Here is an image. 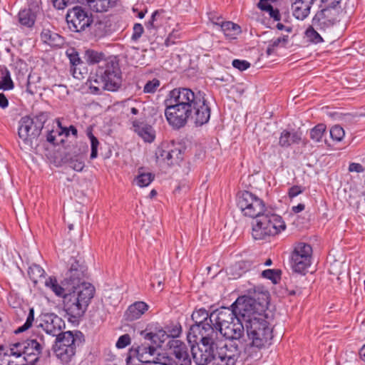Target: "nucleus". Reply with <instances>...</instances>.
Here are the masks:
<instances>
[{"mask_svg":"<svg viewBox=\"0 0 365 365\" xmlns=\"http://www.w3.org/2000/svg\"><path fill=\"white\" fill-rule=\"evenodd\" d=\"M164 105L166 120L175 129L183 128L189 120L196 126H201L210 118V108L205 93L200 91L175 88L167 94Z\"/></svg>","mask_w":365,"mask_h":365,"instance_id":"1","label":"nucleus"},{"mask_svg":"<svg viewBox=\"0 0 365 365\" xmlns=\"http://www.w3.org/2000/svg\"><path fill=\"white\" fill-rule=\"evenodd\" d=\"M267 302L264 299L262 302H257L255 307H252L253 313L249 314L245 320V329L250 341L249 346L245 348L248 352L252 348L261 349L267 345L270 344L273 337L272 328L266 320L264 312L267 309Z\"/></svg>","mask_w":365,"mask_h":365,"instance_id":"2","label":"nucleus"},{"mask_svg":"<svg viewBox=\"0 0 365 365\" xmlns=\"http://www.w3.org/2000/svg\"><path fill=\"white\" fill-rule=\"evenodd\" d=\"M256 299L251 297L242 296L237 299L230 308L222 307L210 313V324L213 329V334L218 336V331L224 330L225 334L230 335L231 331L227 326L232 322H245L249 314L253 313Z\"/></svg>","mask_w":365,"mask_h":365,"instance_id":"3","label":"nucleus"},{"mask_svg":"<svg viewBox=\"0 0 365 365\" xmlns=\"http://www.w3.org/2000/svg\"><path fill=\"white\" fill-rule=\"evenodd\" d=\"M140 336L144 339L145 342L140 346H133L129 349L126 358L127 363L132 357H137L140 362L143 363L145 354L155 355L157 348L161 347L168 339L166 331L158 324L148 325L145 330L140 331Z\"/></svg>","mask_w":365,"mask_h":365,"instance_id":"4","label":"nucleus"},{"mask_svg":"<svg viewBox=\"0 0 365 365\" xmlns=\"http://www.w3.org/2000/svg\"><path fill=\"white\" fill-rule=\"evenodd\" d=\"M95 291L91 283H83L63 296V309L70 318L78 319L85 314Z\"/></svg>","mask_w":365,"mask_h":365,"instance_id":"5","label":"nucleus"},{"mask_svg":"<svg viewBox=\"0 0 365 365\" xmlns=\"http://www.w3.org/2000/svg\"><path fill=\"white\" fill-rule=\"evenodd\" d=\"M219 336L213 333L200 334L198 341L188 343L193 361L197 365H207L211 361L217 364Z\"/></svg>","mask_w":365,"mask_h":365,"instance_id":"6","label":"nucleus"},{"mask_svg":"<svg viewBox=\"0 0 365 365\" xmlns=\"http://www.w3.org/2000/svg\"><path fill=\"white\" fill-rule=\"evenodd\" d=\"M285 228L286 225L282 217L266 212L255 218L252 222V235L255 240H264L277 235Z\"/></svg>","mask_w":365,"mask_h":365,"instance_id":"7","label":"nucleus"},{"mask_svg":"<svg viewBox=\"0 0 365 365\" xmlns=\"http://www.w3.org/2000/svg\"><path fill=\"white\" fill-rule=\"evenodd\" d=\"M84 340V336L80 331H62L56 336L53 351L62 363L68 364L74 356L76 346L81 345Z\"/></svg>","mask_w":365,"mask_h":365,"instance_id":"8","label":"nucleus"},{"mask_svg":"<svg viewBox=\"0 0 365 365\" xmlns=\"http://www.w3.org/2000/svg\"><path fill=\"white\" fill-rule=\"evenodd\" d=\"M98 86H92L94 93H102L103 91H117L122 85V73L117 61H110L97 69Z\"/></svg>","mask_w":365,"mask_h":365,"instance_id":"9","label":"nucleus"},{"mask_svg":"<svg viewBox=\"0 0 365 365\" xmlns=\"http://www.w3.org/2000/svg\"><path fill=\"white\" fill-rule=\"evenodd\" d=\"M48 118V113L46 112H40L34 117L26 115L21 118L18 134L26 149L33 148L34 140L40 135Z\"/></svg>","mask_w":365,"mask_h":365,"instance_id":"10","label":"nucleus"},{"mask_svg":"<svg viewBox=\"0 0 365 365\" xmlns=\"http://www.w3.org/2000/svg\"><path fill=\"white\" fill-rule=\"evenodd\" d=\"M42 341L43 337L41 336L38 339L29 338L11 344L9 353H6V356L13 355L16 358L24 356V359L27 363H34L36 364L42 353Z\"/></svg>","mask_w":365,"mask_h":365,"instance_id":"11","label":"nucleus"},{"mask_svg":"<svg viewBox=\"0 0 365 365\" xmlns=\"http://www.w3.org/2000/svg\"><path fill=\"white\" fill-rule=\"evenodd\" d=\"M237 204L245 216L257 218L267 212L264 202L247 190L238 192Z\"/></svg>","mask_w":365,"mask_h":365,"instance_id":"12","label":"nucleus"},{"mask_svg":"<svg viewBox=\"0 0 365 365\" xmlns=\"http://www.w3.org/2000/svg\"><path fill=\"white\" fill-rule=\"evenodd\" d=\"M195 322L187 332V340L188 343L198 341L200 334L213 333V329L210 324V314L205 309L201 308L193 312L191 316Z\"/></svg>","mask_w":365,"mask_h":365,"instance_id":"13","label":"nucleus"},{"mask_svg":"<svg viewBox=\"0 0 365 365\" xmlns=\"http://www.w3.org/2000/svg\"><path fill=\"white\" fill-rule=\"evenodd\" d=\"M66 21L70 31L81 32L91 26L93 19L85 8L76 6L68 10Z\"/></svg>","mask_w":365,"mask_h":365,"instance_id":"14","label":"nucleus"},{"mask_svg":"<svg viewBox=\"0 0 365 365\" xmlns=\"http://www.w3.org/2000/svg\"><path fill=\"white\" fill-rule=\"evenodd\" d=\"M217 353V365H235L240 351L237 345H227L225 340L219 337Z\"/></svg>","mask_w":365,"mask_h":365,"instance_id":"15","label":"nucleus"},{"mask_svg":"<svg viewBox=\"0 0 365 365\" xmlns=\"http://www.w3.org/2000/svg\"><path fill=\"white\" fill-rule=\"evenodd\" d=\"M87 267L83 264H81L79 261L73 259V262L71 264L70 268L66 272L64 279L61 284L64 286L69 285L71 289L79 287L82 284L85 283L82 282L86 277Z\"/></svg>","mask_w":365,"mask_h":365,"instance_id":"16","label":"nucleus"},{"mask_svg":"<svg viewBox=\"0 0 365 365\" xmlns=\"http://www.w3.org/2000/svg\"><path fill=\"white\" fill-rule=\"evenodd\" d=\"M338 11L324 7L317 11L312 19V24L319 31H325L333 26L337 21Z\"/></svg>","mask_w":365,"mask_h":365,"instance_id":"17","label":"nucleus"},{"mask_svg":"<svg viewBox=\"0 0 365 365\" xmlns=\"http://www.w3.org/2000/svg\"><path fill=\"white\" fill-rule=\"evenodd\" d=\"M37 327L42 328L46 334L56 336L65 328V322L58 315L47 313L42 315L41 322Z\"/></svg>","mask_w":365,"mask_h":365,"instance_id":"18","label":"nucleus"},{"mask_svg":"<svg viewBox=\"0 0 365 365\" xmlns=\"http://www.w3.org/2000/svg\"><path fill=\"white\" fill-rule=\"evenodd\" d=\"M167 346L177 359V365H191L192 359L189 354V348L185 342L173 339L168 341Z\"/></svg>","mask_w":365,"mask_h":365,"instance_id":"19","label":"nucleus"},{"mask_svg":"<svg viewBox=\"0 0 365 365\" xmlns=\"http://www.w3.org/2000/svg\"><path fill=\"white\" fill-rule=\"evenodd\" d=\"M40 7L38 1H35L29 4L28 9H22L19 13V21L24 26L31 28L34 25Z\"/></svg>","mask_w":365,"mask_h":365,"instance_id":"20","label":"nucleus"},{"mask_svg":"<svg viewBox=\"0 0 365 365\" xmlns=\"http://www.w3.org/2000/svg\"><path fill=\"white\" fill-rule=\"evenodd\" d=\"M132 125L134 131L138 133L145 142L152 143L154 141L155 138V131L151 125L136 119L132 120Z\"/></svg>","mask_w":365,"mask_h":365,"instance_id":"21","label":"nucleus"},{"mask_svg":"<svg viewBox=\"0 0 365 365\" xmlns=\"http://www.w3.org/2000/svg\"><path fill=\"white\" fill-rule=\"evenodd\" d=\"M312 255H291V266L294 272L305 274L311 264Z\"/></svg>","mask_w":365,"mask_h":365,"instance_id":"22","label":"nucleus"},{"mask_svg":"<svg viewBox=\"0 0 365 365\" xmlns=\"http://www.w3.org/2000/svg\"><path fill=\"white\" fill-rule=\"evenodd\" d=\"M227 327V329L231 331V333L230 335H227L224 330L218 331V336L220 335V338L225 337V339L239 341L243 338L245 327V322H242V320H240V322H232V323H230Z\"/></svg>","mask_w":365,"mask_h":365,"instance_id":"23","label":"nucleus"},{"mask_svg":"<svg viewBox=\"0 0 365 365\" xmlns=\"http://www.w3.org/2000/svg\"><path fill=\"white\" fill-rule=\"evenodd\" d=\"M302 132L292 130H284L279 136V145L282 148H288L293 144H299L302 141Z\"/></svg>","mask_w":365,"mask_h":365,"instance_id":"24","label":"nucleus"},{"mask_svg":"<svg viewBox=\"0 0 365 365\" xmlns=\"http://www.w3.org/2000/svg\"><path fill=\"white\" fill-rule=\"evenodd\" d=\"M148 305L144 302H135L128 307L125 312V320L132 322L141 317L148 309Z\"/></svg>","mask_w":365,"mask_h":365,"instance_id":"25","label":"nucleus"},{"mask_svg":"<svg viewBox=\"0 0 365 365\" xmlns=\"http://www.w3.org/2000/svg\"><path fill=\"white\" fill-rule=\"evenodd\" d=\"M312 5L303 0H294L292 4L293 16L299 20H304L309 14Z\"/></svg>","mask_w":365,"mask_h":365,"instance_id":"26","label":"nucleus"},{"mask_svg":"<svg viewBox=\"0 0 365 365\" xmlns=\"http://www.w3.org/2000/svg\"><path fill=\"white\" fill-rule=\"evenodd\" d=\"M118 0H87V4L96 12H105L115 6Z\"/></svg>","mask_w":365,"mask_h":365,"instance_id":"27","label":"nucleus"},{"mask_svg":"<svg viewBox=\"0 0 365 365\" xmlns=\"http://www.w3.org/2000/svg\"><path fill=\"white\" fill-rule=\"evenodd\" d=\"M45 285L46 287L51 289L56 296L62 297L63 298V296L67 294L65 293L66 290L68 292L71 291V287L69 285L64 286L63 284L62 285H60L56 277H48L45 282Z\"/></svg>","mask_w":365,"mask_h":365,"instance_id":"28","label":"nucleus"},{"mask_svg":"<svg viewBox=\"0 0 365 365\" xmlns=\"http://www.w3.org/2000/svg\"><path fill=\"white\" fill-rule=\"evenodd\" d=\"M64 160L71 168L77 172H81L85 167V156L82 154L66 155Z\"/></svg>","mask_w":365,"mask_h":365,"instance_id":"29","label":"nucleus"},{"mask_svg":"<svg viewBox=\"0 0 365 365\" xmlns=\"http://www.w3.org/2000/svg\"><path fill=\"white\" fill-rule=\"evenodd\" d=\"M221 29L224 34L230 38H235L242 32L241 27L232 21L222 22Z\"/></svg>","mask_w":365,"mask_h":365,"instance_id":"30","label":"nucleus"},{"mask_svg":"<svg viewBox=\"0 0 365 365\" xmlns=\"http://www.w3.org/2000/svg\"><path fill=\"white\" fill-rule=\"evenodd\" d=\"M168 165L178 164L183 159V153L181 146L170 149L169 152H164Z\"/></svg>","mask_w":365,"mask_h":365,"instance_id":"31","label":"nucleus"},{"mask_svg":"<svg viewBox=\"0 0 365 365\" xmlns=\"http://www.w3.org/2000/svg\"><path fill=\"white\" fill-rule=\"evenodd\" d=\"M41 77L29 74L27 78L26 91L31 95L37 93L41 90Z\"/></svg>","mask_w":365,"mask_h":365,"instance_id":"32","label":"nucleus"},{"mask_svg":"<svg viewBox=\"0 0 365 365\" xmlns=\"http://www.w3.org/2000/svg\"><path fill=\"white\" fill-rule=\"evenodd\" d=\"M143 168H140L138 171V175L135 177L134 181L137 185L143 187L150 185V183L154 180V175L151 173H143L141 172Z\"/></svg>","mask_w":365,"mask_h":365,"instance_id":"33","label":"nucleus"},{"mask_svg":"<svg viewBox=\"0 0 365 365\" xmlns=\"http://www.w3.org/2000/svg\"><path fill=\"white\" fill-rule=\"evenodd\" d=\"M45 274L44 269L38 264H33L29 267L28 274L34 284H36L41 278H44Z\"/></svg>","mask_w":365,"mask_h":365,"instance_id":"34","label":"nucleus"},{"mask_svg":"<svg viewBox=\"0 0 365 365\" xmlns=\"http://www.w3.org/2000/svg\"><path fill=\"white\" fill-rule=\"evenodd\" d=\"M326 129L327 127L324 124H317L310 130V138L315 143L322 142L326 132Z\"/></svg>","mask_w":365,"mask_h":365,"instance_id":"35","label":"nucleus"},{"mask_svg":"<svg viewBox=\"0 0 365 365\" xmlns=\"http://www.w3.org/2000/svg\"><path fill=\"white\" fill-rule=\"evenodd\" d=\"M287 42L288 36L286 35L271 40L266 51L267 54L268 56L272 55L274 53L275 48L279 46L284 47L286 46Z\"/></svg>","mask_w":365,"mask_h":365,"instance_id":"36","label":"nucleus"},{"mask_svg":"<svg viewBox=\"0 0 365 365\" xmlns=\"http://www.w3.org/2000/svg\"><path fill=\"white\" fill-rule=\"evenodd\" d=\"M14 88V83L11 78L10 72L5 68L2 71V76L0 80V90L10 91Z\"/></svg>","mask_w":365,"mask_h":365,"instance_id":"37","label":"nucleus"},{"mask_svg":"<svg viewBox=\"0 0 365 365\" xmlns=\"http://www.w3.org/2000/svg\"><path fill=\"white\" fill-rule=\"evenodd\" d=\"M66 54L69 58L70 63L71 65V71L74 78H79L77 76V68L76 66L81 64L83 62L81 60L78 52L72 50L70 53L68 51L66 52Z\"/></svg>","mask_w":365,"mask_h":365,"instance_id":"38","label":"nucleus"},{"mask_svg":"<svg viewBox=\"0 0 365 365\" xmlns=\"http://www.w3.org/2000/svg\"><path fill=\"white\" fill-rule=\"evenodd\" d=\"M85 58L88 64H96L105 58V54L103 52L88 49L85 53Z\"/></svg>","mask_w":365,"mask_h":365,"instance_id":"39","label":"nucleus"},{"mask_svg":"<svg viewBox=\"0 0 365 365\" xmlns=\"http://www.w3.org/2000/svg\"><path fill=\"white\" fill-rule=\"evenodd\" d=\"M163 14H165V11L163 9L154 11L151 16V19L145 24L146 28L148 30L157 29L162 26V21L158 22V16H162Z\"/></svg>","mask_w":365,"mask_h":365,"instance_id":"40","label":"nucleus"},{"mask_svg":"<svg viewBox=\"0 0 365 365\" xmlns=\"http://www.w3.org/2000/svg\"><path fill=\"white\" fill-rule=\"evenodd\" d=\"M87 135L91 140V152L90 158L91 159L96 158L98 156V146L99 142L98 138L93 134L91 127L88 128Z\"/></svg>","mask_w":365,"mask_h":365,"instance_id":"41","label":"nucleus"},{"mask_svg":"<svg viewBox=\"0 0 365 365\" xmlns=\"http://www.w3.org/2000/svg\"><path fill=\"white\" fill-rule=\"evenodd\" d=\"M319 29H317L312 24V26L306 30L305 34L309 41L314 43H319L323 41L322 37L317 31Z\"/></svg>","mask_w":365,"mask_h":365,"instance_id":"42","label":"nucleus"},{"mask_svg":"<svg viewBox=\"0 0 365 365\" xmlns=\"http://www.w3.org/2000/svg\"><path fill=\"white\" fill-rule=\"evenodd\" d=\"M34 321V309L33 307L29 309V312L27 316L26 322L17 329L14 331L15 334H20L28 330L31 326Z\"/></svg>","mask_w":365,"mask_h":365,"instance_id":"43","label":"nucleus"},{"mask_svg":"<svg viewBox=\"0 0 365 365\" xmlns=\"http://www.w3.org/2000/svg\"><path fill=\"white\" fill-rule=\"evenodd\" d=\"M281 270L279 269H266L262 272V276L270 279L274 284H277L280 279Z\"/></svg>","mask_w":365,"mask_h":365,"instance_id":"44","label":"nucleus"},{"mask_svg":"<svg viewBox=\"0 0 365 365\" xmlns=\"http://www.w3.org/2000/svg\"><path fill=\"white\" fill-rule=\"evenodd\" d=\"M312 255V247L307 243L304 242H299L294 247V250L292 251L291 255Z\"/></svg>","mask_w":365,"mask_h":365,"instance_id":"45","label":"nucleus"},{"mask_svg":"<svg viewBox=\"0 0 365 365\" xmlns=\"http://www.w3.org/2000/svg\"><path fill=\"white\" fill-rule=\"evenodd\" d=\"M87 0H51L53 6L58 10L64 9L70 4L80 3L83 4Z\"/></svg>","mask_w":365,"mask_h":365,"instance_id":"46","label":"nucleus"},{"mask_svg":"<svg viewBox=\"0 0 365 365\" xmlns=\"http://www.w3.org/2000/svg\"><path fill=\"white\" fill-rule=\"evenodd\" d=\"M329 133L331 138L337 142L341 141L345 135L343 128L338 125L331 127Z\"/></svg>","mask_w":365,"mask_h":365,"instance_id":"47","label":"nucleus"},{"mask_svg":"<svg viewBox=\"0 0 365 365\" xmlns=\"http://www.w3.org/2000/svg\"><path fill=\"white\" fill-rule=\"evenodd\" d=\"M165 331H166L168 334V339L171 338L176 339L181 332V326L180 325H175L173 327H166Z\"/></svg>","mask_w":365,"mask_h":365,"instance_id":"48","label":"nucleus"},{"mask_svg":"<svg viewBox=\"0 0 365 365\" xmlns=\"http://www.w3.org/2000/svg\"><path fill=\"white\" fill-rule=\"evenodd\" d=\"M58 126L61 128V131L59 132V135L64 134L66 136H68L70 133L75 137H77L78 130L73 125H70L68 128L62 127L61 123L59 120H57Z\"/></svg>","mask_w":365,"mask_h":365,"instance_id":"49","label":"nucleus"},{"mask_svg":"<svg viewBox=\"0 0 365 365\" xmlns=\"http://www.w3.org/2000/svg\"><path fill=\"white\" fill-rule=\"evenodd\" d=\"M160 86L159 80L154 78L152 81H149L144 86L143 91L148 93H154L158 87Z\"/></svg>","mask_w":365,"mask_h":365,"instance_id":"50","label":"nucleus"},{"mask_svg":"<svg viewBox=\"0 0 365 365\" xmlns=\"http://www.w3.org/2000/svg\"><path fill=\"white\" fill-rule=\"evenodd\" d=\"M232 65L234 68L238 69L240 71L247 70L250 67V63L246 60L234 59Z\"/></svg>","mask_w":365,"mask_h":365,"instance_id":"51","label":"nucleus"},{"mask_svg":"<svg viewBox=\"0 0 365 365\" xmlns=\"http://www.w3.org/2000/svg\"><path fill=\"white\" fill-rule=\"evenodd\" d=\"M131 342L130 336L128 334H125L122 336H120L115 346L118 349H123L128 346Z\"/></svg>","mask_w":365,"mask_h":365,"instance_id":"52","label":"nucleus"},{"mask_svg":"<svg viewBox=\"0 0 365 365\" xmlns=\"http://www.w3.org/2000/svg\"><path fill=\"white\" fill-rule=\"evenodd\" d=\"M144 31L143 26L142 24L136 23L133 26V33L132 35L133 40L138 39L143 34Z\"/></svg>","mask_w":365,"mask_h":365,"instance_id":"53","label":"nucleus"},{"mask_svg":"<svg viewBox=\"0 0 365 365\" xmlns=\"http://www.w3.org/2000/svg\"><path fill=\"white\" fill-rule=\"evenodd\" d=\"M303 191H304V189H302V187L298 186V185H294L289 189L288 196L290 198H293V197L297 196L298 195L301 194L302 192H303Z\"/></svg>","mask_w":365,"mask_h":365,"instance_id":"54","label":"nucleus"},{"mask_svg":"<svg viewBox=\"0 0 365 365\" xmlns=\"http://www.w3.org/2000/svg\"><path fill=\"white\" fill-rule=\"evenodd\" d=\"M4 346H0V358L1 357V355L3 354V359H0V360H1L0 365H10L9 357L11 355H9L8 356H6V353H9V349L5 352H4Z\"/></svg>","mask_w":365,"mask_h":365,"instance_id":"55","label":"nucleus"},{"mask_svg":"<svg viewBox=\"0 0 365 365\" xmlns=\"http://www.w3.org/2000/svg\"><path fill=\"white\" fill-rule=\"evenodd\" d=\"M179 36L177 33L173 31L169 34L168 38L165 41V45L166 46H170L175 43V39L178 38Z\"/></svg>","mask_w":365,"mask_h":365,"instance_id":"56","label":"nucleus"},{"mask_svg":"<svg viewBox=\"0 0 365 365\" xmlns=\"http://www.w3.org/2000/svg\"><path fill=\"white\" fill-rule=\"evenodd\" d=\"M349 172L363 173L364 171V167L360 163H351L349 165Z\"/></svg>","mask_w":365,"mask_h":365,"instance_id":"57","label":"nucleus"},{"mask_svg":"<svg viewBox=\"0 0 365 365\" xmlns=\"http://www.w3.org/2000/svg\"><path fill=\"white\" fill-rule=\"evenodd\" d=\"M321 1L324 4V7L336 9L335 8L340 4L341 0H321Z\"/></svg>","mask_w":365,"mask_h":365,"instance_id":"58","label":"nucleus"},{"mask_svg":"<svg viewBox=\"0 0 365 365\" xmlns=\"http://www.w3.org/2000/svg\"><path fill=\"white\" fill-rule=\"evenodd\" d=\"M42 37L44 38V41H49L51 43L54 41L56 38H59L60 36L57 34H51L49 31L42 33Z\"/></svg>","mask_w":365,"mask_h":365,"instance_id":"59","label":"nucleus"},{"mask_svg":"<svg viewBox=\"0 0 365 365\" xmlns=\"http://www.w3.org/2000/svg\"><path fill=\"white\" fill-rule=\"evenodd\" d=\"M97 80V72L96 73L95 76L91 77L90 79H89V89L91 91V93L92 94H95V95H97V94H101V93H94V90L92 88V86H98L99 83L96 82V81Z\"/></svg>","mask_w":365,"mask_h":365,"instance_id":"60","label":"nucleus"},{"mask_svg":"<svg viewBox=\"0 0 365 365\" xmlns=\"http://www.w3.org/2000/svg\"><path fill=\"white\" fill-rule=\"evenodd\" d=\"M95 35L98 37L103 36L105 33L101 29L105 27L104 24L102 22H98L95 24Z\"/></svg>","mask_w":365,"mask_h":365,"instance_id":"61","label":"nucleus"},{"mask_svg":"<svg viewBox=\"0 0 365 365\" xmlns=\"http://www.w3.org/2000/svg\"><path fill=\"white\" fill-rule=\"evenodd\" d=\"M258 8H259L262 11H266L267 12H269V11L273 8V6L268 4L267 1H261L259 0V2L257 4Z\"/></svg>","mask_w":365,"mask_h":365,"instance_id":"62","label":"nucleus"},{"mask_svg":"<svg viewBox=\"0 0 365 365\" xmlns=\"http://www.w3.org/2000/svg\"><path fill=\"white\" fill-rule=\"evenodd\" d=\"M9 106V101L4 93H0V108L5 109Z\"/></svg>","mask_w":365,"mask_h":365,"instance_id":"63","label":"nucleus"},{"mask_svg":"<svg viewBox=\"0 0 365 365\" xmlns=\"http://www.w3.org/2000/svg\"><path fill=\"white\" fill-rule=\"evenodd\" d=\"M269 14L270 17L274 19V21H279L280 20L281 15H280L279 11V10L277 9L272 8L269 11Z\"/></svg>","mask_w":365,"mask_h":365,"instance_id":"64","label":"nucleus"}]
</instances>
